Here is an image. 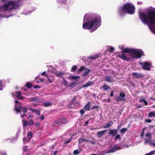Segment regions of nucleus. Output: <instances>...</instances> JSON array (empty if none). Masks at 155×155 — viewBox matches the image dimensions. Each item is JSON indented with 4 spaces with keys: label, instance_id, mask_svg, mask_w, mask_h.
<instances>
[{
    "label": "nucleus",
    "instance_id": "obj_1",
    "mask_svg": "<svg viewBox=\"0 0 155 155\" xmlns=\"http://www.w3.org/2000/svg\"><path fill=\"white\" fill-rule=\"evenodd\" d=\"M140 19L144 24L147 25L150 29L155 34V9H150L146 13H139Z\"/></svg>",
    "mask_w": 155,
    "mask_h": 155
},
{
    "label": "nucleus",
    "instance_id": "obj_2",
    "mask_svg": "<svg viewBox=\"0 0 155 155\" xmlns=\"http://www.w3.org/2000/svg\"><path fill=\"white\" fill-rule=\"evenodd\" d=\"M84 21L87 22L83 23V28L84 29L91 30V32L95 31L101 25V18L99 15L92 16L86 14L84 16Z\"/></svg>",
    "mask_w": 155,
    "mask_h": 155
},
{
    "label": "nucleus",
    "instance_id": "obj_3",
    "mask_svg": "<svg viewBox=\"0 0 155 155\" xmlns=\"http://www.w3.org/2000/svg\"><path fill=\"white\" fill-rule=\"evenodd\" d=\"M135 12L134 5L129 3H125L122 7H120L118 10V12L120 15H123L125 13L133 14Z\"/></svg>",
    "mask_w": 155,
    "mask_h": 155
},
{
    "label": "nucleus",
    "instance_id": "obj_4",
    "mask_svg": "<svg viewBox=\"0 0 155 155\" xmlns=\"http://www.w3.org/2000/svg\"><path fill=\"white\" fill-rule=\"evenodd\" d=\"M133 49V48H125L121 51V54H119L117 56L123 60H125L127 61H130L131 59V58L130 57L126 56L124 53H132Z\"/></svg>",
    "mask_w": 155,
    "mask_h": 155
},
{
    "label": "nucleus",
    "instance_id": "obj_5",
    "mask_svg": "<svg viewBox=\"0 0 155 155\" xmlns=\"http://www.w3.org/2000/svg\"><path fill=\"white\" fill-rule=\"evenodd\" d=\"M6 5L7 7L8 11L12 10L13 9H15L18 6H21L22 5V3H19V2L18 0H17L15 2L11 1L8 2L7 3H6Z\"/></svg>",
    "mask_w": 155,
    "mask_h": 155
},
{
    "label": "nucleus",
    "instance_id": "obj_6",
    "mask_svg": "<svg viewBox=\"0 0 155 155\" xmlns=\"http://www.w3.org/2000/svg\"><path fill=\"white\" fill-rule=\"evenodd\" d=\"M132 53L133 55L132 57L134 58H141L142 55H143V52L141 49H133Z\"/></svg>",
    "mask_w": 155,
    "mask_h": 155
},
{
    "label": "nucleus",
    "instance_id": "obj_7",
    "mask_svg": "<svg viewBox=\"0 0 155 155\" xmlns=\"http://www.w3.org/2000/svg\"><path fill=\"white\" fill-rule=\"evenodd\" d=\"M14 110L16 111V114L20 113L21 114V111H22L23 113L25 114L28 111V109L27 107L21 105H19L18 107L17 105L15 104L14 107Z\"/></svg>",
    "mask_w": 155,
    "mask_h": 155
},
{
    "label": "nucleus",
    "instance_id": "obj_8",
    "mask_svg": "<svg viewBox=\"0 0 155 155\" xmlns=\"http://www.w3.org/2000/svg\"><path fill=\"white\" fill-rule=\"evenodd\" d=\"M139 64L144 70L148 71L150 70L151 64L150 62L148 61H145L143 62L139 63Z\"/></svg>",
    "mask_w": 155,
    "mask_h": 155
},
{
    "label": "nucleus",
    "instance_id": "obj_9",
    "mask_svg": "<svg viewBox=\"0 0 155 155\" xmlns=\"http://www.w3.org/2000/svg\"><path fill=\"white\" fill-rule=\"evenodd\" d=\"M120 147L119 146H117L116 145H114L112 146L111 148L109 149L106 152L107 153H114L118 150H120Z\"/></svg>",
    "mask_w": 155,
    "mask_h": 155
},
{
    "label": "nucleus",
    "instance_id": "obj_10",
    "mask_svg": "<svg viewBox=\"0 0 155 155\" xmlns=\"http://www.w3.org/2000/svg\"><path fill=\"white\" fill-rule=\"evenodd\" d=\"M126 95L124 92H120L119 95L116 97V100L117 102L125 100Z\"/></svg>",
    "mask_w": 155,
    "mask_h": 155
},
{
    "label": "nucleus",
    "instance_id": "obj_11",
    "mask_svg": "<svg viewBox=\"0 0 155 155\" xmlns=\"http://www.w3.org/2000/svg\"><path fill=\"white\" fill-rule=\"evenodd\" d=\"M109 132L108 134V136H115L117 134L118 132V130L114 129L113 130L109 129Z\"/></svg>",
    "mask_w": 155,
    "mask_h": 155
},
{
    "label": "nucleus",
    "instance_id": "obj_12",
    "mask_svg": "<svg viewBox=\"0 0 155 155\" xmlns=\"http://www.w3.org/2000/svg\"><path fill=\"white\" fill-rule=\"evenodd\" d=\"M132 75L133 77H135L137 78H140L143 77V75L142 74L136 72L133 73L132 74Z\"/></svg>",
    "mask_w": 155,
    "mask_h": 155
},
{
    "label": "nucleus",
    "instance_id": "obj_13",
    "mask_svg": "<svg viewBox=\"0 0 155 155\" xmlns=\"http://www.w3.org/2000/svg\"><path fill=\"white\" fill-rule=\"evenodd\" d=\"M107 130H105L102 131L97 132V135L98 137H100L104 135V133L107 132Z\"/></svg>",
    "mask_w": 155,
    "mask_h": 155
},
{
    "label": "nucleus",
    "instance_id": "obj_14",
    "mask_svg": "<svg viewBox=\"0 0 155 155\" xmlns=\"http://www.w3.org/2000/svg\"><path fill=\"white\" fill-rule=\"evenodd\" d=\"M93 84L94 83L93 81H88L86 84H85L84 85L82 86L81 88H83L87 87Z\"/></svg>",
    "mask_w": 155,
    "mask_h": 155
},
{
    "label": "nucleus",
    "instance_id": "obj_15",
    "mask_svg": "<svg viewBox=\"0 0 155 155\" xmlns=\"http://www.w3.org/2000/svg\"><path fill=\"white\" fill-rule=\"evenodd\" d=\"M6 11H8V10L6 3L0 6V12H4Z\"/></svg>",
    "mask_w": 155,
    "mask_h": 155
},
{
    "label": "nucleus",
    "instance_id": "obj_16",
    "mask_svg": "<svg viewBox=\"0 0 155 155\" xmlns=\"http://www.w3.org/2000/svg\"><path fill=\"white\" fill-rule=\"evenodd\" d=\"M69 79L70 80H74L76 81L77 82L78 79H80V77L79 76H75L74 75L71 76L69 77Z\"/></svg>",
    "mask_w": 155,
    "mask_h": 155
},
{
    "label": "nucleus",
    "instance_id": "obj_17",
    "mask_svg": "<svg viewBox=\"0 0 155 155\" xmlns=\"http://www.w3.org/2000/svg\"><path fill=\"white\" fill-rule=\"evenodd\" d=\"M85 72L82 74V76L83 77H84L87 75L91 71V69H87L86 68L85 69Z\"/></svg>",
    "mask_w": 155,
    "mask_h": 155
},
{
    "label": "nucleus",
    "instance_id": "obj_18",
    "mask_svg": "<svg viewBox=\"0 0 155 155\" xmlns=\"http://www.w3.org/2000/svg\"><path fill=\"white\" fill-rule=\"evenodd\" d=\"M90 104L91 102L89 101L88 102L87 104L84 107V108L87 111H89L90 110Z\"/></svg>",
    "mask_w": 155,
    "mask_h": 155
},
{
    "label": "nucleus",
    "instance_id": "obj_19",
    "mask_svg": "<svg viewBox=\"0 0 155 155\" xmlns=\"http://www.w3.org/2000/svg\"><path fill=\"white\" fill-rule=\"evenodd\" d=\"M113 124V121H110L108 123H107L104 126V128H108L110 127Z\"/></svg>",
    "mask_w": 155,
    "mask_h": 155
},
{
    "label": "nucleus",
    "instance_id": "obj_20",
    "mask_svg": "<svg viewBox=\"0 0 155 155\" xmlns=\"http://www.w3.org/2000/svg\"><path fill=\"white\" fill-rule=\"evenodd\" d=\"M148 117H155V112L154 111H152L149 112L148 114Z\"/></svg>",
    "mask_w": 155,
    "mask_h": 155
},
{
    "label": "nucleus",
    "instance_id": "obj_21",
    "mask_svg": "<svg viewBox=\"0 0 155 155\" xmlns=\"http://www.w3.org/2000/svg\"><path fill=\"white\" fill-rule=\"evenodd\" d=\"M127 128H123L121 129L120 131V133H121L122 134H124V133L127 131Z\"/></svg>",
    "mask_w": 155,
    "mask_h": 155
},
{
    "label": "nucleus",
    "instance_id": "obj_22",
    "mask_svg": "<svg viewBox=\"0 0 155 155\" xmlns=\"http://www.w3.org/2000/svg\"><path fill=\"white\" fill-rule=\"evenodd\" d=\"M43 105L45 107H48L51 106L52 105V104L49 102H46L44 103Z\"/></svg>",
    "mask_w": 155,
    "mask_h": 155
},
{
    "label": "nucleus",
    "instance_id": "obj_23",
    "mask_svg": "<svg viewBox=\"0 0 155 155\" xmlns=\"http://www.w3.org/2000/svg\"><path fill=\"white\" fill-rule=\"evenodd\" d=\"M112 78L111 76L108 75L106 76L105 81L108 82H112L111 81Z\"/></svg>",
    "mask_w": 155,
    "mask_h": 155
},
{
    "label": "nucleus",
    "instance_id": "obj_24",
    "mask_svg": "<svg viewBox=\"0 0 155 155\" xmlns=\"http://www.w3.org/2000/svg\"><path fill=\"white\" fill-rule=\"evenodd\" d=\"M22 123L23 126L27 127L28 126V123L27 120L26 119L23 120L22 121Z\"/></svg>",
    "mask_w": 155,
    "mask_h": 155
},
{
    "label": "nucleus",
    "instance_id": "obj_25",
    "mask_svg": "<svg viewBox=\"0 0 155 155\" xmlns=\"http://www.w3.org/2000/svg\"><path fill=\"white\" fill-rule=\"evenodd\" d=\"M33 134L31 131L29 132L27 135V137L30 140L32 137Z\"/></svg>",
    "mask_w": 155,
    "mask_h": 155
},
{
    "label": "nucleus",
    "instance_id": "obj_26",
    "mask_svg": "<svg viewBox=\"0 0 155 155\" xmlns=\"http://www.w3.org/2000/svg\"><path fill=\"white\" fill-rule=\"evenodd\" d=\"M86 69V68L84 66H81L79 69H78V73L84 70H85Z\"/></svg>",
    "mask_w": 155,
    "mask_h": 155
},
{
    "label": "nucleus",
    "instance_id": "obj_27",
    "mask_svg": "<svg viewBox=\"0 0 155 155\" xmlns=\"http://www.w3.org/2000/svg\"><path fill=\"white\" fill-rule=\"evenodd\" d=\"M121 139V136L119 134H117L115 137L114 138V140H120Z\"/></svg>",
    "mask_w": 155,
    "mask_h": 155
},
{
    "label": "nucleus",
    "instance_id": "obj_28",
    "mask_svg": "<svg viewBox=\"0 0 155 155\" xmlns=\"http://www.w3.org/2000/svg\"><path fill=\"white\" fill-rule=\"evenodd\" d=\"M77 69V66L76 65L73 66L71 68V72H75Z\"/></svg>",
    "mask_w": 155,
    "mask_h": 155
},
{
    "label": "nucleus",
    "instance_id": "obj_29",
    "mask_svg": "<svg viewBox=\"0 0 155 155\" xmlns=\"http://www.w3.org/2000/svg\"><path fill=\"white\" fill-rule=\"evenodd\" d=\"M25 86L29 88H31L32 86V84L29 82H27L25 85Z\"/></svg>",
    "mask_w": 155,
    "mask_h": 155
},
{
    "label": "nucleus",
    "instance_id": "obj_30",
    "mask_svg": "<svg viewBox=\"0 0 155 155\" xmlns=\"http://www.w3.org/2000/svg\"><path fill=\"white\" fill-rule=\"evenodd\" d=\"M102 87L105 91H106L108 90H110V87L106 85H104Z\"/></svg>",
    "mask_w": 155,
    "mask_h": 155
},
{
    "label": "nucleus",
    "instance_id": "obj_31",
    "mask_svg": "<svg viewBox=\"0 0 155 155\" xmlns=\"http://www.w3.org/2000/svg\"><path fill=\"white\" fill-rule=\"evenodd\" d=\"M100 107L99 106H97L96 105V104L95 105H94L91 108L92 109H96L97 111H98V108H99Z\"/></svg>",
    "mask_w": 155,
    "mask_h": 155
},
{
    "label": "nucleus",
    "instance_id": "obj_32",
    "mask_svg": "<svg viewBox=\"0 0 155 155\" xmlns=\"http://www.w3.org/2000/svg\"><path fill=\"white\" fill-rule=\"evenodd\" d=\"M88 141L87 140L83 138H80L78 140V142L81 143H82L84 141Z\"/></svg>",
    "mask_w": 155,
    "mask_h": 155
},
{
    "label": "nucleus",
    "instance_id": "obj_33",
    "mask_svg": "<svg viewBox=\"0 0 155 155\" xmlns=\"http://www.w3.org/2000/svg\"><path fill=\"white\" fill-rule=\"evenodd\" d=\"M64 74V73L63 72H60L56 74V75L57 77H61Z\"/></svg>",
    "mask_w": 155,
    "mask_h": 155
},
{
    "label": "nucleus",
    "instance_id": "obj_34",
    "mask_svg": "<svg viewBox=\"0 0 155 155\" xmlns=\"http://www.w3.org/2000/svg\"><path fill=\"white\" fill-rule=\"evenodd\" d=\"M36 98V97H31L30 98L29 100L31 101L35 102Z\"/></svg>",
    "mask_w": 155,
    "mask_h": 155
},
{
    "label": "nucleus",
    "instance_id": "obj_35",
    "mask_svg": "<svg viewBox=\"0 0 155 155\" xmlns=\"http://www.w3.org/2000/svg\"><path fill=\"white\" fill-rule=\"evenodd\" d=\"M80 153V152L78 150H74L73 152V154L74 155H77Z\"/></svg>",
    "mask_w": 155,
    "mask_h": 155
},
{
    "label": "nucleus",
    "instance_id": "obj_36",
    "mask_svg": "<svg viewBox=\"0 0 155 155\" xmlns=\"http://www.w3.org/2000/svg\"><path fill=\"white\" fill-rule=\"evenodd\" d=\"M55 123L59 125H61L63 123L62 121L58 120H56L55 121Z\"/></svg>",
    "mask_w": 155,
    "mask_h": 155
},
{
    "label": "nucleus",
    "instance_id": "obj_37",
    "mask_svg": "<svg viewBox=\"0 0 155 155\" xmlns=\"http://www.w3.org/2000/svg\"><path fill=\"white\" fill-rule=\"evenodd\" d=\"M68 83V81H66L65 79H64L62 84H64V86H66L67 85Z\"/></svg>",
    "mask_w": 155,
    "mask_h": 155
},
{
    "label": "nucleus",
    "instance_id": "obj_38",
    "mask_svg": "<svg viewBox=\"0 0 155 155\" xmlns=\"http://www.w3.org/2000/svg\"><path fill=\"white\" fill-rule=\"evenodd\" d=\"M16 96L18 97V96H20L21 94V92L20 91H18L16 92L15 93Z\"/></svg>",
    "mask_w": 155,
    "mask_h": 155
},
{
    "label": "nucleus",
    "instance_id": "obj_39",
    "mask_svg": "<svg viewBox=\"0 0 155 155\" xmlns=\"http://www.w3.org/2000/svg\"><path fill=\"white\" fill-rule=\"evenodd\" d=\"M114 50V48L113 47H111L110 48L109 51L110 52L113 53Z\"/></svg>",
    "mask_w": 155,
    "mask_h": 155
},
{
    "label": "nucleus",
    "instance_id": "obj_40",
    "mask_svg": "<svg viewBox=\"0 0 155 155\" xmlns=\"http://www.w3.org/2000/svg\"><path fill=\"white\" fill-rule=\"evenodd\" d=\"M34 123V121L32 120H30L28 123V125H32Z\"/></svg>",
    "mask_w": 155,
    "mask_h": 155
},
{
    "label": "nucleus",
    "instance_id": "obj_41",
    "mask_svg": "<svg viewBox=\"0 0 155 155\" xmlns=\"http://www.w3.org/2000/svg\"><path fill=\"white\" fill-rule=\"evenodd\" d=\"M71 138H69L68 140L67 141H64V143L65 144H67L68 143H69L71 142Z\"/></svg>",
    "mask_w": 155,
    "mask_h": 155
},
{
    "label": "nucleus",
    "instance_id": "obj_42",
    "mask_svg": "<svg viewBox=\"0 0 155 155\" xmlns=\"http://www.w3.org/2000/svg\"><path fill=\"white\" fill-rule=\"evenodd\" d=\"M2 82L1 80H0V90H2Z\"/></svg>",
    "mask_w": 155,
    "mask_h": 155
},
{
    "label": "nucleus",
    "instance_id": "obj_43",
    "mask_svg": "<svg viewBox=\"0 0 155 155\" xmlns=\"http://www.w3.org/2000/svg\"><path fill=\"white\" fill-rule=\"evenodd\" d=\"M80 113L81 115H83L84 114L85 112L84 110L81 109L80 110Z\"/></svg>",
    "mask_w": 155,
    "mask_h": 155
},
{
    "label": "nucleus",
    "instance_id": "obj_44",
    "mask_svg": "<svg viewBox=\"0 0 155 155\" xmlns=\"http://www.w3.org/2000/svg\"><path fill=\"white\" fill-rule=\"evenodd\" d=\"M154 152H155V150L152 151L150 153L146 154L145 155H151L154 153Z\"/></svg>",
    "mask_w": 155,
    "mask_h": 155
},
{
    "label": "nucleus",
    "instance_id": "obj_45",
    "mask_svg": "<svg viewBox=\"0 0 155 155\" xmlns=\"http://www.w3.org/2000/svg\"><path fill=\"white\" fill-rule=\"evenodd\" d=\"M36 115H40V111L38 110H37L35 113Z\"/></svg>",
    "mask_w": 155,
    "mask_h": 155
},
{
    "label": "nucleus",
    "instance_id": "obj_46",
    "mask_svg": "<svg viewBox=\"0 0 155 155\" xmlns=\"http://www.w3.org/2000/svg\"><path fill=\"white\" fill-rule=\"evenodd\" d=\"M34 88L36 89L41 88V87L38 85H35L33 87Z\"/></svg>",
    "mask_w": 155,
    "mask_h": 155
},
{
    "label": "nucleus",
    "instance_id": "obj_47",
    "mask_svg": "<svg viewBox=\"0 0 155 155\" xmlns=\"http://www.w3.org/2000/svg\"><path fill=\"white\" fill-rule=\"evenodd\" d=\"M151 134L150 133H148L146 134V136L147 137H150Z\"/></svg>",
    "mask_w": 155,
    "mask_h": 155
},
{
    "label": "nucleus",
    "instance_id": "obj_48",
    "mask_svg": "<svg viewBox=\"0 0 155 155\" xmlns=\"http://www.w3.org/2000/svg\"><path fill=\"white\" fill-rule=\"evenodd\" d=\"M145 128H144L142 130V133L141 134L140 136L141 137H143L144 135V130L145 129Z\"/></svg>",
    "mask_w": 155,
    "mask_h": 155
},
{
    "label": "nucleus",
    "instance_id": "obj_49",
    "mask_svg": "<svg viewBox=\"0 0 155 155\" xmlns=\"http://www.w3.org/2000/svg\"><path fill=\"white\" fill-rule=\"evenodd\" d=\"M145 122L146 123H150L151 122V120L150 119H147L145 120Z\"/></svg>",
    "mask_w": 155,
    "mask_h": 155
},
{
    "label": "nucleus",
    "instance_id": "obj_50",
    "mask_svg": "<svg viewBox=\"0 0 155 155\" xmlns=\"http://www.w3.org/2000/svg\"><path fill=\"white\" fill-rule=\"evenodd\" d=\"M150 139H148L146 140L145 141V143H149L150 142Z\"/></svg>",
    "mask_w": 155,
    "mask_h": 155
},
{
    "label": "nucleus",
    "instance_id": "obj_51",
    "mask_svg": "<svg viewBox=\"0 0 155 155\" xmlns=\"http://www.w3.org/2000/svg\"><path fill=\"white\" fill-rule=\"evenodd\" d=\"M29 110H30L32 111V112L35 113L36 111L37 110L31 108H29Z\"/></svg>",
    "mask_w": 155,
    "mask_h": 155
},
{
    "label": "nucleus",
    "instance_id": "obj_52",
    "mask_svg": "<svg viewBox=\"0 0 155 155\" xmlns=\"http://www.w3.org/2000/svg\"><path fill=\"white\" fill-rule=\"evenodd\" d=\"M0 155H7L6 152H2L0 153Z\"/></svg>",
    "mask_w": 155,
    "mask_h": 155
},
{
    "label": "nucleus",
    "instance_id": "obj_53",
    "mask_svg": "<svg viewBox=\"0 0 155 155\" xmlns=\"http://www.w3.org/2000/svg\"><path fill=\"white\" fill-rule=\"evenodd\" d=\"M76 99V97L75 96H74V98L73 99H72L71 101V103L72 104L74 103V100Z\"/></svg>",
    "mask_w": 155,
    "mask_h": 155
},
{
    "label": "nucleus",
    "instance_id": "obj_54",
    "mask_svg": "<svg viewBox=\"0 0 155 155\" xmlns=\"http://www.w3.org/2000/svg\"><path fill=\"white\" fill-rule=\"evenodd\" d=\"M88 58L90 59H91L93 60L96 59V57L94 58L93 56L89 57Z\"/></svg>",
    "mask_w": 155,
    "mask_h": 155
},
{
    "label": "nucleus",
    "instance_id": "obj_55",
    "mask_svg": "<svg viewBox=\"0 0 155 155\" xmlns=\"http://www.w3.org/2000/svg\"><path fill=\"white\" fill-rule=\"evenodd\" d=\"M76 83V82H72L71 83V84L70 85V86L71 87V86H72L73 85H74Z\"/></svg>",
    "mask_w": 155,
    "mask_h": 155
},
{
    "label": "nucleus",
    "instance_id": "obj_56",
    "mask_svg": "<svg viewBox=\"0 0 155 155\" xmlns=\"http://www.w3.org/2000/svg\"><path fill=\"white\" fill-rule=\"evenodd\" d=\"M46 72L44 71L41 74V75L43 76H45V77H47V75L46 74Z\"/></svg>",
    "mask_w": 155,
    "mask_h": 155
},
{
    "label": "nucleus",
    "instance_id": "obj_57",
    "mask_svg": "<svg viewBox=\"0 0 155 155\" xmlns=\"http://www.w3.org/2000/svg\"><path fill=\"white\" fill-rule=\"evenodd\" d=\"M94 58H95V57H96V59L98 58L99 57V55L97 54H94V55H93Z\"/></svg>",
    "mask_w": 155,
    "mask_h": 155
},
{
    "label": "nucleus",
    "instance_id": "obj_58",
    "mask_svg": "<svg viewBox=\"0 0 155 155\" xmlns=\"http://www.w3.org/2000/svg\"><path fill=\"white\" fill-rule=\"evenodd\" d=\"M26 116V114H21V117L22 118H24V117H25Z\"/></svg>",
    "mask_w": 155,
    "mask_h": 155
},
{
    "label": "nucleus",
    "instance_id": "obj_59",
    "mask_svg": "<svg viewBox=\"0 0 155 155\" xmlns=\"http://www.w3.org/2000/svg\"><path fill=\"white\" fill-rule=\"evenodd\" d=\"M41 101V100L38 99L37 98L35 102L37 103H39Z\"/></svg>",
    "mask_w": 155,
    "mask_h": 155
},
{
    "label": "nucleus",
    "instance_id": "obj_60",
    "mask_svg": "<svg viewBox=\"0 0 155 155\" xmlns=\"http://www.w3.org/2000/svg\"><path fill=\"white\" fill-rule=\"evenodd\" d=\"M32 105L34 107H37L38 106V104L36 103H33Z\"/></svg>",
    "mask_w": 155,
    "mask_h": 155
},
{
    "label": "nucleus",
    "instance_id": "obj_61",
    "mask_svg": "<svg viewBox=\"0 0 155 155\" xmlns=\"http://www.w3.org/2000/svg\"><path fill=\"white\" fill-rule=\"evenodd\" d=\"M17 97L18 99H19L20 100H22L23 98V97L22 96H18V97Z\"/></svg>",
    "mask_w": 155,
    "mask_h": 155
},
{
    "label": "nucleus",
    "instance_id": "obj_62",
    "mask_svg": "<svg viewBox=\"0 0 155 155\" xmlns=\"http://www.w3.org/2000/svg\"><path fill=\"white\" fill-rule=\"evenodd\" d=\"M114 94H113V91H112L111 92L110 96V97H113L114 96Z\"/></svg>",
    "mask_w": 155,
    "mask_h": 155
},
{
    "label": "nucleus",
    "instance_id": "obj_63",
    "mask_svg": "<svg viewBox=\"0 0 155 155\" xmlns=\"http://www.w3.org/2000/svg\"><path fill=\"white\" fill-rule=\"evenodd\" d=\"M40 124L39 122H36L35 124V126L36 127H38L40 125Z\"/></svg>",
    "mask_w": 155,
    "mask_h": 155
},
{
    "label": "nucleus",
    "instance_id": "obj_64",
    "mask_svg": "<svg viewBox=\"0 0 155 155\" xmlns=\"http://www.w3.org/2000/svg\"><path fill=\"white\" fill-rule=\"evenodd\" d=\"M48 81L50 83H51L52 82V81L49 78V77H48Z\"/></svg>",
    "mask_w": 155,
    "mask_h": 155
}]
</instances>
